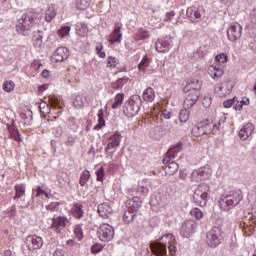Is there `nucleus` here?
Returning a JSON list of instances; mask_svg holds the SVG:
<instances>
[{
  "mask_svg": "<svg viewBox=\"0 0 256 256\" xmlns=\"http://www.w3.org/2000/svg\"><path fill=\"white\" fill-rule=\"evenodd\" d=\"M71 32V27L69 26H62L57 34L60 37V39H64V37H69V33Z\"/></svg>",
  "mask_w": 256,
  "mask_h": 256,
  "instance_id": "43",
  "label": "nucleus"
},
{
  "mask_svg": "<svg viewBox=\"0 0 256 256\" xmlns=\"http://www.w3.org/2000/svg\"><path fill=\"white\" fill-rule=\"evenodd\" d=\"M142 99L146 103H153L155 101V89L147 87L142 93Z\"/></svg>",
  "mask_w": 256,
  "mask_h": 256,
  "instance_id": "27",
  "label": "nucleus"
},
{
  "mask_svg": "<svg viewBox=\"0 0 256 256\" xmlns=\"http://www.w3.org/2000/svg\"><path fill=\"white\" fill-rule=\"evenodd\" d=\"M186 15L187 17H189L192 23H197L198 21H201V10H199V8L195 6L188 8L186 11Z\"/></svg>",
  "mask_w": 256,
  "mask_h": 256,
  "instance_id": "24",
  "label": "nucleus"
},
{
  "mask_svg": "<svg viewBox=\"0 0 256 256\" xmlns=\"http://www.w3.org/2000/svg\"><path fill=\"white\" fill-rule=\"evenodd\" d=\"M167 247L171 256L177 255V242L173 234H166L160 238V242L150 244V249L154 255L167 256Z\"/></svg>",
  "mask_w": 256,
  "mask_h": 256,
  "instance_id": "1",
  "label": "nucleus"
},
{
  "mask_svg": "<svg viewBox=\"0 0 256 256\" xmlns=\"http://www.w3.org/2000/svg\"><path fill=\"white\" fill-rule=\"evenodd\" d=\"M117 65H119V59L113 56H109L107 58V67L114 69V67H117Z\"/></svg>",
  "mask_w": 256,
  "mask_h": 256,
  "instance_id": "46",
  "label": "nucleus"
},
{
  "mask_svg": "<svg viewBox=\"0 0 256 256\" xmlns=\"http://www.w3.org/2000/svg\"><path fill=\"white\" fill-rule=\"evenodd\" d=\"M25 244L28 250L37 251L43 247V238L38 235H29L26 237Z\"/></svg>",
  "mask_w": 256,
  "mask_h": 256,
  "instance_id": "15",
  "label": "nucleus"
},
{
  "mask_svg": "<svg viewBox=\"0 0 256 256\" xmlns=\"http://www.w3.org/2000/svg\"><path fill=\"white\" fill-rule=\"evenodd\" d=\"M47 89H49V85H47V84L39 86L40 92L47 91Z\"/></svg>",
  "mask_w": 256,
  "mask_h": 256,
  "instance_id": "64",
  "label": "nucleus"
},
{
  "mask_svg": "<svg viewBox=\"0 0 256 256\" xmlns=\"http://www.w3.org/2000/svg\"><path fill=\"white\" fill-rule=\"evenodd\" d=\"M198 227L199 223H197V221H195L194 219L186 220L182 224L180 235L189 239V237H191V235H193L197 231Z\"/></svg>",
  "mask_w": 256,
  "mask_h": 256,
  "instance_id": "12",
  "label": "nucleus"
},
{
  "mask_svg": "<svg viewBox=\"0 0 256 256\" xmlns=\"http://www.w3.org/2000/svg\"><path fill=\"white\" fill-rule=\"evenodd\" d=\"M197 101H199V96L196 93L195 94L188 93V95L184 100V108L191 109V107H193V105H195Z\"/></svg>",
  "mask_w": 256,
  "mask_h": 256,
  "instance_id": "28",
  "label": "nucleus"
},
{
  "mask_svg": "<svg viewBox=\"0 0 256 256\" xmlns=\"http://www.w3.org/2000/svg\"><path fill=\"white\" fill-rule=\"evenodd\" d=\"M95 51H96V54L98 55V57H100L101 59H105L106 54H105V52H103V44L102 43L97 44Z\"/></svg>",
  "mask_w": 256,
  "mask_h": 256,
  "instance_id": "51",
  "label": "nucleus"
},
{
  "mask_svg": "<svg viewBox=\"0 0 256 256\" xmlns=\"http://www.w3.org/2000/svg\"><path fill=\"white\" fill-rule=\"evenodd\" d=\"M227 61H229V56H227V54L220 53L216 55L215 63L208 68V74L212 79H221V77L225 75V66L222 65L227 63Z\"/></svg>",
  "mask_w": 256,
  "mask_h": 256,
  "instance_id": "5",
  "label": "nucleus"
},
{
  "mask_svg": "<svg viewBox=\"0 0 256 256\" xmlns=\"http://www.w3.org/2000/svg\"><path fill=\"white\" fill-rule=\"evenodd\" d=\"M35 17H37V13L33 11L25 12L22 14L21 18L18 19L16 23V31L20 33V35L27 36L33 26L35 25Z\"/></svg>",
  "mask_w": 256,
  "mask_h": 256,
  "instance_id": "4",
  "label": "nucleus"
},
{
  "mask_svg": "<svg viewBox=\"0 0 256 256\" xmlns=\"http://www.w3.org/2000/svg\"><path fill=\"white\" fill-rule=\"evenodd\" d=\"M65 143L68 147H73V145H75V139L73 138V136H68Z\"/></svg>",
  "mask_w": 256,
  "mask_h": 256,
  "instance_id": "59",
  "label": "nucleus"
},
{
  "mask_svg": "<svg viewBox=\"0 0 256 256\" xmlns=\"http://www.w3.org/2000/svg\"><path fill=\"white\" fill-rule=\"evenodd\" d=\"M202 105L207 109L211 107V98L209 97H204L202 100Z\"/></svg>",
  "mask_w": 256,
  "mask_h": 256,
  "instance_id": "57",
  "label": "nucleus"
},
{
  "mask_svg": "<svg viewBox=\"0 0 256 256\" xmlns=\"http://www.w3.org/2000/svg\"><path fill=\"white\" fill-rule=\"evenodd\" d=\"M237 103H239V98L234 97L232 100H226V101H224L223 105H224V107H225L226 109H229V108H231V107H233V106H234V109H235Z\"/></svg>",
  "mask_w": 256,
  "mask_h": 256,
  "instance_id": "48",
  "label": "nucleus"
},
{
  "mask_svg": "<svg viewBox=\"0 0 256 256\" xmlns=\"http://www.w3.org/2000/svg\"><path fill=\"white\" fill-rule=\"evenodd\" d=\"M47 101L49 103V105H51V107H53V109H59V111H61L63 109V101L61 99H59L56 96H48Z\"/></svg>",
  "mask_w": 256,
  "mask_h": 256,
  "instance_id": "31",
  "label": "nucleus"
},
{
  "mask_svg": "<svg viewBox=\"0 0 256 256\" xmlns=\"http://www.w3.org/2000/svg\"><path fill=\"white\" fill-rule=\"evenodd\" d=\"M139 191H141V193L147 194V193H149V188L144 187V186H140Z\"/></svg>",
  "mask_w": 256,
  "mask_h": 256,
  "instance_id": "63",
  "label": "nucleus"
},
{
  "mask_svg": "<svg viewBox=\"0 0 256 256\" xmlns=\"http://www.w3.org/2000/svg\"><path fill=\"white\" fill-rule=\"evenodd\" d=\"M97 115H98V124L94 126L95 131H99L100 129H103V127H105V118H104L103 109H100Z\"/></svg>",
  "mask_w": 256,
  "mask_h": 256,
  "instance_id": "38",
  "label": "nucleus"
},
{
  "mask_svg": "<svg viewBox=\"0 0 256 256\" xmlns=\"http://www.w3.org/2000/svg\"><path fill=\"white\" fill-rule=\"evenodd\" d=\"M68 223L69 219L66 216H55L52 219L50 229H52L54 233H62L63 229L67 227Z\"/></svg>",
  "mask_w": 256,
  "mask_h": 256,
  "instance_id": "14",
  "label": "nucleus"
},
{
  "mask_svg": "<svg viewBox=\"0 0 256 256\" xmlns=\"http://www.w3.org/2000/svg\"><path fill=\"white\" fill-rule=\"evenodd\" d=\"M179 119L181 123H187L189 121V110L187 108L180 111Z\"/></svg>",
  "mask_w": 256,
  "mask_h": 256,
  "instance_id": "47",
  "label": "nucleus"
},
{
  "mask_svg": "<svg viewBox=\"0 0 256 256\" xmlns=\"http://www.w3.org/2000/svg\"><path fill=\"white\" fill-rule=\"evenodd\" d=\"M151 61L152 59L148 55H144L138 65V71H140V73H147V68L151 65Z\"/></svg>",
  "mask_w": 256,
  "mask_h": 256,
  "instance_id": "32",
  "label": "nucleus"
},
{
  "mask_svg": "<svg viewBox=\"0 0 256 256\" xmlns=\"http://www.w3.org/2000/svg\"><path fill=\"white\" fill-rule=\"evenodd\" d=\"M211 168L209 166H204L197 170H194L191 174L192 181L199 182V181H207V179H211Z\"/></svg>",
  "mask_w": 256,
  "mask_h": 256,
  "instance_id": "13",
  "label": "nucleus"
},
{
  "mask_svg": "<svg viewBox=\"0 0 256 256\" xmlns=\"http://www.w3.org/2000/svg\"><path fill=\"white\" fill-rule=\"evenodd\" d=\"M42 43H43V39L41 37H38L36 39V42H34V45L35 47H41Z\"/></svg>",
  "mask_w": 256,
  "mask_h": 256,
  "instance_id": "62",
  "label": "nucleus"
},
{
  "mask_svg": "<svg viewBox=\"0 0 256 256\" xmlns=\"http://www.w3.org/2000/svg\"><path fill=\"white\" fill-rule=\"evenodd\" d=\"M97 235L100 241L109 243L115 237V229L109 224H101L97 230Z\"/></svg>",
  "mask_w": 256,
  "mask_h": 256,
  "instance_id": "10",
  "label": "nucleus"
},
{
  "mask_svg": "<svg viewBox=\"0 0 256 256\" xmlns=\"http://www.w3.org/2000/svg\"><path fill=\"white\" fill-rule=\"evenodd\" d=\"M190 215L197 221H201V219H203V217H205V214L199 208H192L190 210Z\"/></svg>",
  "mask_w": 256,
  "mask_h": 256,
  "instance_id": "40",
  "label": "nucleus"
},
{
  "mask_svg": "<svg viewBox=\"0 0 256 256\" xmlns=\"http://www.w3.org/2000/svg\"><path fill=\"white\" fill-rule=\"evenodd\" d=\"M86 103H87V98L83 95H77L73 101V105L74 107H76V109L83 108V106L86 105Z\"/></svg>",
  "mask_w": 256,
  "mask_h": 256,
  "instance_id": "37",
  "label": "nucleus"
},
{
  "mask_svg": "<svg viewBox=\"0 0 256 256\" xmlns=\"http://www.w3.org/2000/svg\"><path fill=\"white\" fill-rule=\"evenodd\" d=\"M98 214L102 219H109L113 215V207L109 203H102L98 205Z\"/></svg>",
  "mask_w": 256,
  "mask_h": 256,
  "instance_id": "23",
  "label": "nucleus"
},
{
  "mask_svg": "<svg viewBox=\"0 0 256 256\" xmlns=\"http://www.w3.org/2000/svg\"><path fill=\"white\" fill-rule=\"evenodd\" d=\"M181 149H183V144L178 143L172 146L165 154V157L163 158L162 163L163 165H167L164 167V171L166 175H169V176L175 175V173L179 171V164L174 162L173 159L177 157V153L181 152Z\"/></svg>",
  "mask_w": 256,
  "mask_h": 256,
  "instance_id": "2",
  "label": "nucleus"
},
{
  "mask_svg": "<svg viewBox=\"0 0 256 256\" xmlns=\"http://www.w3.org/2000/svg\"><path fill=\"white\" fill-rule=\"evenodd\" d=\"M9 131H10L11 139H14V141H17V143H22L23 139H21L19 130L15 129V128H11Z\"/></svg>",
  "mask_w": 256,
  "mask_h": 256,
  "instance_id": "44",
  "label": "nucleus"
},
{
  "mask_svg": "<svg viewBox=\"0 0 256 256\" xmlns=\"http://www.w3.org/2000/svg\"><path fill=\"white\" fill-rule=\"evenodd\" d=\"M45 190H43L41 187H38L36 189V197H40V195H44Z\"/></svg>",
  "mask_w": 256,
  "mask_h": 256,
  "instance_id": "61",
  "label": "nucleus"
},
{
  "mask_svg": "<svg viewBox=\"0 0 256 256\" xmlns=\"http://www.w3.org/2000/svg\"><path fill=\"white\" fill-rule=\"evenodd\" d=\"M244 230L247 233V231H249L250 233H253V231H255V227L253 225H245L244 226Z\"/></svg>",
  "mask_w": 256,
  "mask_h": 256,
  "instance_id": "60",
  "label": "nucleus"
},
{
  "mask_svg": "<svg viewBox=\"0 0 256 256\" xmlns=\"http://www.w3.org/2000/svg\"><path fill=\"white\" fill-rule=\"evenodd\" d=\"M56 15H57V8L55 7V4L48 6V8L45 11V21L47 23H51V21L55 19Z\"/></svg>",
  "mask_w": 256,
  "mask_h": 256,
  "instance_id": "30",
  "label": "nucleus"
},
{
  "mask_svg": "<svg viewBox=\"0 0 256 256\" xmlns=\"http://www.w3.org/2000/svg\"><path fill=\"white\" fill-rule=\"evenodd\" d=\"M59 209V202H51L49 205L46 206L47 211H51V213H54V211H57Z\"/></svg>",
  "mask_w": 256,
  "mask_h": 256,
  "instance_id": "53",
  "label": "nucleus"
},
{
  "mask_svg": "<svg viewBox=\"0 0 256 256\" xmlns=\"http://www.w3.org/2000/svg\"><path fill=\"white\" fill-rule=\"evenodd\" d=\"M163 117L165 119H171V111L159 106L154 107L151 112V123L161 125V123H163Z\"/></svg>",
  "mask_w": 256,
  "mask_h": 256,
  "instance_id": "11",
  "label": "nucleus"
},
{
  "mask_svg": "<svg viewBox=\"0 0 256 256\" xmlns=\"http://www.w3.org/2000/svg\"><path fill=\"white\" fill-rule=\"evenodd\" d=\"M14 191H15V196L13 197V199H21V197L25 195V184L23 183L16 184L14 186Z\"/></svg>",
  "mask_w": 256,
  "mask_h": 256,
  "instance_id": "36",
  "label": "nucleus"
},
{
  "mask_svg": "<svg viewBox=\"0 0 256 256\" xmlns=\"http://www.w3.org/2000/svg\"><path fill=\"white\" fill-rule=\"evenodd\" d=\"M97 181H100V183H103L105 181V168L101 166L99 170L96 172Z\"/></svg>",
  "mask_w": 256,
  "mask_h": 256,
  "instance_id": "50",
  "label": "nucleus"
},
{
  "mask_svg": "<svg viewBox=\"0 0 256 256\" xmlns=\"http://www.w3.org/2000/svg\"><path fill=\"white\" fill-rule=\"evenodd\" d=\"M243 201V192L241 190L230 191L219 199V207L222 211H231Z\"/></svg>",
  "mask_w": 256,
  "mask_h": 256,
  "instance_id": "3",
  "label": "nucleus"
},
{
  "mask_svg": "<svg viewBox=\"0 0 256 256\" xmlns=\"http://www.w3.org/2000/svg\"><path fill=\"white\" fill-rule=\"evenodd\" d=\"M253 131H255V126L253 123L245 124L239 131V137L242 141H247L251 135H253Z\"/></svg>",
  "mask_w": 256,
  "mask_h": 256,
  "instance_id": "22",
  "label": "nucleus"
},
{
  "mask_svg": "<svg viewBox=\"0 0 256 256\" xmlns=\"http://www.w3.org/2000/svg\"><path fill=\"white\" fill-rule=\"evenodd\" d=\"M225 241V232L219 226H214L211 230H209L206 234V245L215 249V247H219L221 242Z\"/></svg>",
  "mask_w": 256,
  "mask_h": 256,
  "instance_id": "6",
  "label": "nucleus"
},
{
  "mask_svg": "<svg viewBox=\"0 0 256 256\" xmlns=\"http://www.w3.org/2000/svg\"><path fill=\"white\" fill-rule=\"evenodd\" d=\"M233 87H235V83L231 80H226L215 88V93L218 97H227L233 91Z\"/></svg>",
  "mask_w": 256,
  "mask_h": 256,
  "instance_id": "16",
  "label": "nucleus"
},
{
  "mask_svg": "<svg viewBox=\"0 0 256 256\" xmlns=\"http://www.w3.org/2000/svg\"><path fill=\"white\" fill-rule=\"evenodd\" d=\"M121 29H123L122 25L119 22H116L113 31L108 36V42L111 45H115V43H121L123 39V33L121 32Z\"/></svg>",
  "mask_w": 256,
  "mask_h": 256,
  "instance_id": "19",
  "label": "nucleus"
},
{
  "mask_svg": "<svg viewBox=\"0 0 256 256\" xmlns=\"http://www.w3.org/2000/svg\"><path fill=\"white\" fill-rule=\"evenodd\" d=\"M89 179H91V172H89V170H84L81 172L79 180L80 186L85 187V184L89 183Z\"/></svg>",
  "mask_w": 256,
  "mask_h": 256,
  "instance_id": "39",
  "label": "nucleus"
},
{
  "mask_svg": "<svg viewBox=\"0 0 256 256\" xmlns=\"http://www.w3.org/2000/svg\"><path fill=\"white\" fill-rule=\"evenodd\" d=\"M69 58V50L67 47H59L57 48L52 56L51 61L52 63H62V61H65V59Z\"/></svg>",
  "mask_w": 256,
  "mask_h": 256,
  "instance_id": "20",
  "label": "nucleus"
},
{
  "mask_svg": "<svg viewBox=\"0 0 256 256\" xmlns=\"http://www.w3.org/2000/svg\"><path fill=\"white\" fill-rule=\"evenodd\" d=\"M209 191V185H199L193 195L194 203L199 207H205L207 205V197H209Z\"/></svg>",
  "mask_w": 256,
  "mask_h": 256,
  "instance_id": "9",
  "label": "nucleus"
},
{
  "mask_svg": "<svg viewBox=\"0 0 256 256\" xmlns=\"http://www.w3.org/2000/svg\"><path fill=\"white\" fill-rule=\"evenodd\" d=\"M2 89L3 91H5V93H11V91L15 90V82L11 80L4 81L2 85Z\"/></svg>",
  "mask_w": 256,
  "mask_h": 256,
  "instance_id": "42",
  "label": "nucleus"
},
{
  "mask_svg": "<svg viewBox=\"0 0 256 256\" xmlns=\"http://www.w3.org/2000/svg\"><path fill=\"white\" fill-rule=\"evenodd\" d=\"M135 41H143L145 39H149V31L140 28L138 31L134 34Z\"/></svg>",
  "mask_w": 256,
  "mask_h": 256,
  "instance_id": "35",
  "label": "nucleus"
},
{
  "mask_svg": "<svg viewBox=\"0 0 256 256\" xmlns=\"http://www.w3.org/2000/svg\"><path fill=\"white\" fill-rule=\"evenodd\" d=\"M130 81L131 80L128 77H123L113 82L111 84V87L115 90L123 89V86L127 85V83H129Z\"/></svg>",
  "mask_w": 256,
  "mask_h": 256,
  "instance_id": "34",
  "label": "nucleus"
},
{
  "mask_svg": "<svg viewBox=\"0 0 256 256\" xmlns=\"http://www.w3.org/2000/svg\"><path fill=\"white\" fill-rule=\"evenodd\" d=\"M101 251H103V245H101L100 243L94 244L91 247V252L93 253V255H97V253H101Z\"/></svg>",
  "mask_w": 256,
  "mask_h": 256,
  "instance_id": "52",
  "label": "nucleus"
},
{
  "mask_svg": "<svg viewBox=\"0 0 256 256\" xmlns=\"http://www.w3.org/2000/svg\"><path fill=\"white\" fill-rule=\"evenodd\" d=\"M89 5H91V0H77L76 7L79 11H85V9H89Z\"/></svg>",
  "mask_w": 256,
  "mask_h": 256,
  "instance_id": "41",
  "label": "nucleus"
},
{
  "mask_svg": "<svg viewBox=\"0 0 256 256\" xmlns=\"http://www.w3.org/2000/svg\"><path fill=\"white\" fill-rule=\"evenodd\" d=\"M202 130L204 131V135H209L210 133H213V131H219V129H223L221 126V122H218V124L213 123V120L211 119H205L198 123Z\"/></svg>",
  "mask_w": 256,
  "mask_h": 256,
  "instance_id": "17",
  "label": "nucleus"
},
{
  "mask_svg": "<svg viewBox=\"0 0 256 256\" xmlns=\"http://www.w3.org/2000/svg\"><path fill=\"white\" fill-rule=\"evenodd\" d=\"M121 145V134L115 133L112 137H110V141L105 148L106 153L111 151V149H115V147H119Z\"/></svg>",
  "mask_w": 256,
  "mask_h": 256,
  "instance_id": "26",
  "label": "nucleus"
},
{
  "mask_svg": "<svg viewBox=\"0 0 256 256\" xmlns=\"http://www.w3.org/2000/svg\"><path fill=\"white\" fill-rule=\"evenodd\" d=\"M53 256H69V254H67V252H65L63 249H57L53 253Z\"/></svg>",
  "mask_w": 256,
  "mask_h": 256,
  "instance_id": "58",
  "label": "nucleus"
},
{
  "mask_svg": "<svg viewBox=\"0 0 256 256\" xmlns=\"http://www.w3.org/2000/svg\"><path fill=\"white\" fill-rule=\"evenodd\" d=\"M73 231L76 239L81 241L83 239V228H81V225H76Z\"/></svg>",
  "mask_w": 256,
  "mask_h": 256,
  "instance_id": "49",
  "label": "nucleus"
},
{
  "mask_svg": "<svg viewBox=\"0 0 256 256\" xmlns=\"http://www.w3.org/2000/svg\"><path fill=\"white\" fill-rule=\"evenodd\" d=\"M241 33H243L241 24L233 22L227 31L229 41H237V39H241Z\"/></svg>",
  "mask_w": 256,
  "mask_h": 256,
  "instance_id": "18",
  "label": "nucleus"
},
{
  "mask_svg": "<svg viewBox=\"0 0 256 256\" xmlns=\"http://www.w3.org/2000/svg\"><path fill=\"white\" fill-rule=\"evenodd\" d=\"M39 108L41 113H47L49 111V104H47V102H44L40 104Z\"/></svg>",
  "mask_w": 256,
  "mask_h": 256,
  "instance_id": "55",
  "label": "nucleus"
},
{
  "mask_svg": "<svg viewBox=\"0 0 256 256\" xmlns=\"http://www.w3.org/2000/svg\"><path fill=\"white\" fill-rule=\"evenodd\" d=\"M70 212H71V215H73V217H75V219H81V217H83V215H85V212L83 211V205H81L79 203L73 204Z\"/></svg>",
  "mask_w": 256,
  "mask_h": 256,
  "instance_id": "29",
  "label": "nucleus"
},
{
  "mask_svg": "<svg viewBox=\"0 0 256 256\" xmlns=\"http://www.w3.org/2000/svg\"><path fill=\"white\" fill-rule=\"evenodd\" d=\"M129 207L127 211L124 212L123 221L126 225L133 223L135 221V217H137V211H139V207H141V202L137 197L132 198L129 202Z\"/></svg>",
  "mask_w": 256,
  "mask_h": 256,
  "instance_id": "8",
  "label": "nucleus"
},
{
  "mask_svg": "<svg viewBox=\"0 0 256 256\" xmlns=\"http://www.w3.org/2000/svg\"><path fill=\"white\" fill-rule=\"evenodd\" d=\"M184 93H190L192 95H195V93L199 96L201 91V82L199 80H191L186 84V86L183 89Z\"/></svg>",
  "mask_w": 256,
  "mask_h": 256,
  "instance_id": "21",
  "label": "nucleus"
},
{
  "mask_svg": "<svg viewBox=\"0 0 256 256\" xmlns=\"http://www.w3.org/2000/svg\"><path fill=\"white\" fill-rule=\"evenodd\" d=\"M123 101H125L124 93H117L114 97V102L112 103V109H119L123 105Z\"/></svg>",
  "mask_w": 256,
  "mask_h": 256,
  "instance_id": "33",
  "label": "nucleus"
},
{
  "mask_svg": "<svg viewBox=\"0 0 256 256\" xmlns=\"http://www.w3.org/2000/svg\"><path fill=\"white\" fill-rule=\"evenodd\" d=\"M141 105H143V101L141 100V96L132 95L126 107L124 108V113L127 117H135L141 111Z\"/></svg>",
  "mask_w": 256,
  "mask_h": 256,
  "instance_id": "7",
  "label": "nucleus"
},
{
  "mask_svg": "<svg viewBox=\"0 0 256 256\" xmlns=\"http://www.w3.org/2000/svg\"><path fill=\"white\" fill-rule=\"evenodd\" d=\"M192 135L193 137H202V135H205V132L199 123L192 128Z\"/></svg>",
  "mask_w": 256,
  "mask_h": 256,
  "instance_id": "45",
  "label": "nucleus"
},
{
  "mask_svg": "<svg viewBox=\"0 0 256 256\" xmlns=\"http://www.w3.org/2000/svg\"><path fill=\"white\" fill-rule=\"evenodd\" d=\"M155 49L158 51V53H167L169 49H171V42L165 38L158 39Z\"/></svg>",
  "mask_w": 256,
  "mask_h": 256,
  "instance_id": "25",
  "label": "nucleus"
},
{
  "mask_svg": "<svg viewBox=\"0 0 256 256\" xmlns=\"http://www.w3.org/2000/svg\"><path fill=\"white\" fill-rule=\"evenodd\" d=\"M175 17V11L167 12L164 18V21H172V19Z\"/></svg>",
  "mask_w": 256,
  "mask_h": 256,
  "instance_id": "56",
  "label": "nucleus"
},
{
  "mask_svg": "<svg viewBox=\"0 0 256 256\" xmlns=\"http://www.w3.org/2000/svg\"><path fill=\"white\" fill-rule=\"evenodd\" d=\"M243 105H249V98H242L240 105L236 104L235 111H241L243 109Z\"/></svg>",
  "mask_w": 256,
  "mask_h": 256,
  "instance_id": "54",
  "label": "nucleus"
}]
</instances>
